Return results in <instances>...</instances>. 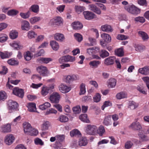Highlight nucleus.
Listing matches in <instances>:
<instances>
[{
    "label": "nucleus",
    "mask_w": 149,
    "mask_h": 149,
    "mask_svg": "<svg viewBox=\"0 0 149 149\" xmlns=\"http://www.w3.org/2000/svg\"><path fill=\"white\" fill-rule=\"evenodd\" d=\"M142 79L146 83L148 88L149 90V77H144L142 78Z\"/></svg>",
    "instance_id": "62"
},
{
    "label": "nucleus",
    "mask_w": 149,
    "mask_h": 149,
    "mask_svg": "<svg viewBox=\"0 0 149 149\" xmlns=\"http://www.w3.org/2000/svg\"><path fill=\"white\" fill-rule=\"evenodd\" d=\"M111 116L108 115L105 116L103 123L106 126H108L111 124Z\"/></svg>",
    "instance_id": "20"
},
{
    "label": "nucleus",
    "mask_w": 149,
    "mask_h": 149,
    "mask_svg": "<svg viewBox=\"0 0 149 149\" xmlns=\"http://www.w3.org/2000/svg\"><path fill=\"white\" fill-rule=\"evenodd\" d=\"M101 30L104 32H109L113 31V29L110 25L108 24H105L102 25L101 26Z\"/></svg>",
    "instance_id": "24"
},
{
    "label": "nucleus",
    "mask_w": 149,
    "mask_h": 149,
    "mask_svg": "<svg viewBox=\"0 0 149 149\" xmlns=\"http://www.w3.org/2000/svg\"><path fill=\"white\" fill-rule=\"evenodd\" d=\"M101 98V96L100 95L99 93H97L93 97V100L94 102H98L100 101Z\"/></svg>",
    "instance_id": "54"
},
{
    "label": "nucleus",
    "mask_w": 149,
    "mask_h": 149,
    "mask_svg": "<svg viewBox=\"0 0 149 149\" xmlns=\"http://www.w3.org/2000/svg\"><path fill=\"white\" fill-rule=\"evenodd\" d=\"M36 70L37 72L43 76H47L49 73L47 68L45 66H38L36 68Z\"/></svg>",
    "instance_id": "1"
},
{
    "label": "nucleus",
    "mask_w": 149,
    "mask_h": 149,
    "mask_svg": "<svg viewBox=\"0 0 149 149\" xmlns=\"http://www.w3.org/2000/svg\"><path fill=\"white\" fill-rule=\"evenodd\" d=\"M134 47L136 51L139 52L143 51L145 48V46L139 45H135Z\"/></svg>",
    "instance_id": "50"
},
{
    "label": "nucleus",
    "mask_w": 149,
    "mask_h": 149,
    "mask_svg": "<svg viewBox=\"0 0 149 149\" xmlns=\"http://www.w3.org/2000/svg\"><path fill=\"white\" fill-rule=\"evenodd\" d=\"M134 20L137 22L143 23L145 21V18L143 17H138L135 18Z\"/></svg>",
    "instance_id": "58"
},
{
    "label": "nucleus",
    "mask_w": 149,
    "mask_h": 149,
    "mask_svg": "<svg viewBox=\"0 0 149 149\" xmlns=\"http://www.w3.org/2000/svg\"><path fill=\"white\" fill-rule=\"evenodd\" d=\"M89 9L91 10L94 12L96 14L100 15L101 12L100 9L98 8L95 5L93 4H90L88 5Z\"/></svg>",
    "instance_id": "14"
},
{
    "label": "nucleus",
    "mask_w": 149,
    "mask_h": 149,
    "mask_svg": "<svg viewBox=\"0 0 149 149\" xmlns=\"http://www.w3.org/2000/svg\"><path fill=\"white\" fill-rule=\"evenodd\" d=\"M66 62H70L74 61L75 60V57L70 55L65 56Z\"/></svg>",
    "instance_id": "52"
},
{
    "label": "nucleus",
    "mask_w": 149,
    "mask_h": 149,
    "mask_svg": "<svg viewBox=\"0 0 149 149\" xmlns=\"http://www.w3.org/2000/svg\"><path fill=\"white\" fill-rule=\"evenodd\" d=\"M63 19L61 17L57 16L51 19L49 24L52 25H61L62 24Z\"/></svg>",
    "instance_id": "4"
},
{
    "label": "nucleus",
    "mask_w": 149,
    "mask_h": 149,
    "mask_svg": "<svg viewBox=\"0 0 149 149\" xmlns=\"http://www.w3.org/2000/svg\"><path fill=\"white\" fill-rule=\"evenodd\" d=\"M73 28L75 30H79L82 28L83 25L80 22L78 21L73 22L72 24Z\"/></svg>",
    "instance_id": "26"
},
{
    "label": "nucleus",
    "mask_w": 149,
    "mask_h": 149,
    "mask_svg": "<svg viewBox=\"0 0 149 149\" xmlns=\"http://www.w3.org/2000/svg\"><path fill=\"white\" fill-rule=\"evenodd\" d=\"M133 145V143L132 141H127L125 143V148L126 149H129L132 147Z\"/></svg>",
    "instance_id": "53"
},
{
    "label": "nucleus",
    "mask_w": 149,
    "mask_h": 149,
    "mask_svg": "<svg viewBox=\"0 0 149 149\" xmlns=\"http://www.w3.org/2000/svg\"><path fill=\"white\" fill-rule=\"evenodd\" d=\"M8 109H14L16 108L17 106V103L12 100H9L7 102Z\"/></svg>",
    "instance_id": "16"
},
{
    "label": "nucleus",
    "mask_w": 149,
    "mask_h": 149,
    "mask_svg": "<svg viewBox=\"0 0 149 149\" xmlns=\"http://www.w3.org/2000/svg\"><path fill=\"white\" fill-rule=\"evenodd\" d=\"M18 36V33L15 31H12L10 33V39H16L17 37Z\"/></svg>",
    "instance_id": "38"
},
{
    "label": "nucleus",
    "mask_w": 149,
    "mask_h": 149,
    "mask_svg": "<svg viewBox=\"0 0 149 149\" xmlns=\"http://www.w3.org/2000/svg\"><path fill=\"white\" fill-rule=\"evenodd\" d=\"M51 106L50 103L46 102L44 104L39 106V107L40 109L43 110H45L47 108Z\"/></svg>",
    "instance_id": "39"
},
{
    "label": "nucleus",
    "mask_w": 149,
    "mask_h": 149,
    "mask_svg": "<svg viewBox=\"0 0 149 149\" xmlns=\"http://www.w3.org/2000/svg\"><path fill=\"white\" fill-rule=\"evenodd\" d=\"M34 142L36 145L42 146L44 144V143L42 140L38 138H37L35 139Z\"/></svg>",
    "instance_id": "61"
},
{
    "label": "nucleus",
    "mask_w": 149,
    "mask_h": 149,
    "mask_svg": "<svg viewBox=\"0 0 149 149\" xmlns=\"http://www.w3.org/2000/svg\"><path fill=\"white\" fill-rule=\"evenodd\" d=\"M30 13L28 11L26 13H20V15L22 18L26 19L28 18L30 16Z\"/></svg>",
    "instance_id": "60"
},
{
    "label": "nucleus",
    "mask_w": 149,
    "mask_h": 149,
    "mask_svg": "<svg viewBox=\"0 0 149 149\" xmlns=\"http://www.w3.org/2000/svg\"><path fill=\"white\" fill-rule=\"evenodd\" d=\"M1 131L4 133L10 132L11 131V124L8 123L2 125L1 127Z\"/></svg>",
    "instance_id": "7"
},
{
    "label": "nucleus",
    "mask_w": 149,
    "mask_h": 149,
    "mask_svg": "<svg viewBox=\"0 0 149 149\" xmlns=\"http://www.w3.org/2000/svg\"><path fill=\"white\" fill-rule=\"evenodd\" d=\"M24 56L26 60L29 61L30 60L32 57L31 53L28 51L24 54Z\"/></svg>",
    "instance_id": "45"
},
{
    "label": "nucleus",
    "mask_w": 149,
    "mask_h": 149,
    "mask_svg": "<svg viewBox=\"0 0 149 149\" xmlns=\"http://www.w3.org/2000/svg\"><path fill=\"white\" fill-rule=\"evenodd\" d=\"M96 49L97 50H98L99 49L98 48H96L95 47H93L87 49V52L90 55H91L92 54L96 53L97 51Z\"/></svg>",
    "instance_id": "36"
},
{
    "label": "nucleus",
    "mask_w": 149,
    "mask_h": 149,
    "mask_svg": "<svg viewBox=\"0 0 149 149\" xmlns=\"http://www.w3.org/2000/svg\"><path fill=\"white\" fill-rule=\"evenodd\" d=\"M129 127L133 130H139L142 128L141 126L139 123L137 121L133 122Z\"/></svg>",
    "instance_id": "11"
},
{
    "label": "nucleus",
    "mask_w": 149,
    "mask_h": 149,
    "mask_svg": "<svg viewBox=\"0 0 149 149\" xmlns=\"http://www.w3.org/2000/svg\"><path fill=\"white\" fill-rule=\"evenodd\" d=\"M98 133L100 136H102L105 132V130L104 127L102 125L100 126L98 130H97Z\"/></svg>",
    "instance_id": "41"
},
{
    "label": "nucleus",
    "mask_w": 149,
    "mask_h": 149,
    "mask_svg": "<svg viewBox=\"0 0 149 149\" xmlns=\"http://www.w3.org/2000/svg\"><path fill=\"white\" fill-rule=\"evenodd\" d=\"M108 86L109 88H113L116 85V80L114 78H111L109 80Z\"/></svg>",
    "instance_id": "31"
},
{
    "label": "nucleus",
    "mask_w": 149,
    "mask_h": 149,
    "mask_svg": "<svg viewBox=\"0 0 149 149\" xmlns=\"http://www.w3.org/2000/svg\"><path fill=\"white\" fill-rule=\"evenodd\" d=\"M30 9L33 12L35 13H37L39 11V6L37 5H33L31 6Z\"/></svg>",
    "instance_id": "48"
},
{
    "label": "nucleus",
    "mask_w": 149,
    "mask_h": 149,
    "mask_svg": "<svg viewBox=\"0 0 149 149\" xmlns=\"http://www.w3.org/2000/svg\"><path fill=\"white\" fill-rule=\"evenodd\" d=\"M138 104L133 101H130L129 104V108L131 109H134L137 107Z\"/></svg>",
    "instance_id": "37"
},
{
    "label": "nucleus",
    "mask_w": 149,
    "mask_h": 149,
    "mask_svg": "<svg viewBox=\"0 0 149 149\" xmlns=\"http://www.w3.org/2000/svg\"><path fill=\"white\" fill-rule=\"evenodd\" d=\"M7 63L11 65H15L18 64V63L17 61L13 59H11L8 60Z\"/></svg>",
    "instance_id": "59"
},
{
    "label": "nucleus",
    "mask_w": 149,
    "mask_h": 149,
    "mask_svg": "<svg viewBox=\"0 0 149 149\" xmlns=\"http://www.w3.org/2000/svg\"><path fill=\"white\" fill-rule=\"evenodd\" d=\"M8 38L7 35L4 33H1L0 34V42L3 43L6 41Z\"/></svg>",
    "instance_id": "40"
},
{
    "label": "nucleus",
    "mask_w": 149,
    "mask_h": 149,
    "mask_svg": "<svg viewBox=\"0 0 149 149\" xmlns=\"http://www.w3.org/2000/svg\"><path fill=\"white\" fill-rule=\"evenodd\" d=\"M87 143V140L86 138L83 137L79 139L78 145L80 146H85Z\"/></svg>",
    "instance_id": "33"
},
{
    "label": "nucleus",
    "mask_w": 149,
    "mask_h": 149,
    "mask_svg": "<svg viewBox=\"0 0 149 149\" xmlns=\"http://www.w3.org/2000/svg\"><path fill=\"white\" fill-rule=\"evenodd\" d=\"M52 59L50 58L40 57L38 58L37 61L41 63L47 64L49 62L52 61Z\"/></svg>",
    "instance_id": "18"
},
{
    "label": "nucleus",
    "mask_w": 149,
    "mask_h": 149,
    "mask_svg": "<svg viewBox=\"0 0 149 149\" xmlns=\"http://www.w3.org/2000/svg\"><path fill=\"white\" fill-rule=\"evenodd\" d=\"M50 126V123L48 121H44L41 125V129L42 130H48Z\"/></svg>",
    "instance_id": "34"
},
{
    "label": "nucleus",
    "mask_w": 149,
    "mask_h": 149,
    "mask_svg": "<svg viewBox=\"0 0 149 149\" xmlns=\"http://www.w3.org/2000/svg\"><path fill=\"white\" fill-rule=\"evenodd\" d=\"M116 38L119 40H123L127 39L128 38V37L125 35L119 34L118 35Z\"/></svg>",
    "instance_id": "63"
},
{
    "label": "nucleus",
    "mask_w": 149,
    "mask_h": 149,
    "mask_svg": "<svg viewBox=\"0 0 149 149\" xmlns=\"http://www.w3.org/2000/svg\"><path fill=\"white\" fill-rule=\"evenodd\" d=\"M57 139L60 142H63L64 140L65 136L64 135H59L56 136Z\"/></svg>",
    "instance_id": "64"
},
{
    "label": "nucleus",
    "mask_w": 149,
    "mask_h": 149,
    "mask_svg": "<svg viewBox=\"0 0 149 149\" xmlns=\"http://www.w3.org/2000/svg\"><path fill=\"white\" fill-rule=\"evenodd\" d=\"M60 91L63 93H65L69 92L71 89V88L63 84H61L59 87Z\"/></svg>",
    "instance_id": "12"
},
{
    "label": "nucleus",
    "mask_w": 149,
    "mask_h": 149,
    "mask_svg": "<svg viewBox=\"0 0 149 149\" xmlns=\"http://www.w3.org/2000/svg\"><path fill=\"white\" fill-rule=\"evenodd\" d=\"M101 62L99 61L94 60L91 61L89 64L92 68H97L100 64Z\"/></svg>",
    "instance_id": "28"
},
{
    "label": "nucleus",
    "mask_w": 149,
    "mask_h": 149,
    "mask_svg": "<svg viewBox=\"0 0 149 149\" xmlns=\"http://www.w3.org/2000/svg\"><path fill=\"white\" fill-rule=\"evenodd\" d=\"M97 127L94 125H88L86 129V132L89 135H94L96 133Z\"/></svg>",
    "instance_id": "3"
},
{
    "label": "nucleus",
    "mask_w": 149,
    "mask_h": 149,
    "mask_svg": "<svg viewBox=\"0 0 149 149\" xmlns=\"http://www.w3.org/2000/svg\"><path fill=\"white\" fill-rule=\"evenodd\" d=\"M7 97L6 93L3 91L0 92V100H4Z\"/></svg>",
    "instance_id": "56"
},
{
    "label": "nucleus",
    "mask_w": 149,
    "mask_h": 149,
    "mask_svg": "<svg viewBox=\"0 0 149 149\" xmlns=\"http://www.w3.org/2000/svg\"><path fill=\"white\" fill-rule=\"evenodd\" d=\"M37 36V34L32 31H30L28 33L27 36L28 38L30 39L34 38Z\"/></svg>",
    "instance_id": "49"
},
{
    "label": "nucleus",
    "mask_w": 149,
    "mask_h": 149,
    "mask_svg": "<svg viewBox=\"0 0 149 149\" xmlns=\"http://www.w3.org/2000/svg\"><path fill=\"white\" fill-rule=\"evenodd\" d=\"M13 94L19 97L22 98L24 95V92L23 89L18 87L15 88L13 90Z\"/></svg>",
    "instance_id": "8"
},
{
    "label": "nucleus",
    "mask_w": 149,
    "mask_h": 149,
    "mask_svg": "<svg viewBox=\"0 0 149 149\" xmlns=\"http://www.w3.org/2000/svg\"><path fill=\"white\" fill-rule=\"evenodd\" d=\"M101 37L105 42H109L111 41V37L108 34L103 33L101 35Z\"/></svg>",
    "instance_id": "30"
},
{
    "label": "nucleus",
    "mask_w": 149,
    "mask_h": 149,
    "mask_svg": "<svg viewBox=\"0 0 149 149\" xmlns=\"http://www.w3.org/2000/svg\"><path fill=\"white\" fill-rule=\"evenodd\" d=\"M85 84L83 83H82L80 86V92L79 94L80 95H83L86 92V89L85 88Z\"/></svg>",
    "instance_id": "47"
},
{
    "label": "nucleus",
    "mask_w": 149,
    "mask_h": 149,
    "mask_svg": "<svg viewBox=\"0 0 149 149\" xmlns=\"http://www.w3.org/2000/svg\"><path fill=\"white\" fill-rule=\"evenodd\" d=\"M116 58L114 56H110L106 58L104 60V63L105 64L109 65L113 64Z\"/></svg>",
    "instance_id": "15"
},
{
    "label": "nucleus",
    "mask_w": 149,
    "mask_h": 149,
    "mask_svg": "<svg viewBox=\"0 0 149 149\" xmlns=\"http://www.w3.org/2000/svg\"><path fill=\"white\" fill-rule=\"evenodd\" d=\"M75 9L76 12L78 13H80L84 10H86V8L84 6H76Z\"/></svg>",
    "instance_id": "46"
},
{
    "label": "nucleus",
    "mask_w": 149,
    "mask_h": 149,
    "mask_svg": "<svg viewBox=\"0 0 149 149\" xmlns=\"http://www.w3.org/2000/svg\"><path fill=\"white\" fill-rule=\"evenodd\" d=\"M75 38L79 42L81 41L83 39V37L79 33H75L74 34Z\"/></svg>",
    "instance_id": "55"
},
{
    "label": "nucleus",
    "mask_w": 149,
    "mask_h": 149,
    "mask_svg": "<svg viewBox=\"0 0 149 149\" xmlns=\"http://www.w3.org/2000/svg\"><path fill=\"white\" fill-rule=\"evenodd\" d=\"M85 18L88 20L92 19L95 17V15L93 13L89 11H85L83 12Z\"/></svg>",
    "instance_id": "10"
},
{
    "label": "nucleus",
    "mask_w": 149,
    "mask_h": 149,
    "mask_svg": "<svg viewBox=\"0 0 149 149\" xmlns=\"http://www.w3.org/2000/svg\"><path fill=\"white\" fill-rule=\"evenodd\" d=\"M40 18L39 17H34L30 18L29 21L31 24H34L40 21Z\"/></svg>",
    "instance_id": "51"
},
{
    "label": "nucleus",
    "mask_w": 149,
    "mask_h": 149,
    "mask_svg": "<svg viewBox=\"0 0 149 149\" xmlns=\"http://www.w3.org/2000/svg\"><path fill=\"white\" fill-rule=\"evenodd\" d=\"M50 45L52 49L54 51L57 50L59 48L58 43L55 40L51 41Z\"/></svg>",
    "instance_id": "25"
},
{
    "label": "nucleus",
    "mask_w": 149,
    "mask_h": 149,
    "mask_svg": "<svg viewBox=\"0 0 149 149\" xmlns=\"http://www.w3.org/2000/svg\"><path fill=\"white\" fill-rule=\"evenodd\" d=\"M28 111L31 112H36V104L34 103H29L27 105Z\"/></svg>",
    "instance_id": "23"
},
{
    "label": "nucleus",
    "mask_w": 149,
    "mask_h": 149,
    "mask_svg": "<svg viewBox=\"0 0 149 149\" xmlns=\"http://www.w3.org/2000/svg\"><path fill=\"white\" fill-rule=\"evenodd\" d=\"M49 91V87L47 86L43 87L41 92L42 95L43 96L46 95L48 93Z\"/></svg>",
    "instance_id": "42"
},
{
    "label": "nucleus",
    "mask_w": 149,
    "mask_h": 149,
    "mask_svg": "<svg viewBox=\"0 0 149 149\" xmlns=\"http://www.w3.org/2000/svg\"><path fill=\"white\" fill-rule=\"evenodd\" d=\"M59 120L62 123H65L68 121L69 119L66 116L62 115L60 116L58 118Z\"/></svg>",
    "instance_id": "44"
},
{
    "label": "nucleus",
    "mask_w": 149,
    "mask_h": 149,
    "mask_svg": "<svg viewBox=\"0 0 149 149\" xmlns=\"http://www.w3.org/2000/svg\"><path fill=\"white\" fill-rule=\"evenodd\" d=\"M10 45L12 47L17 50L22 49L23 48V46L19 40L13 41L10 43Z\"/></svg>",
    "instance_id": "9"
},
{
    "label": "nucleus",
    "mask_w": 149,
    "mask_h": 149,
    "mask_svg": "<svg viewBox=\"0 0 149 149\" xmlns=\"http://www.w3.org/2000/svg\"><path fill=\"white\" fill-rule=\"evenodd\" d=\"M115 54L119 57H122L124 55V52L123 48H120L115 50Z\"/></svg>",
    "instance_id": "35"
},
{
    "label": "nucleus",
    "mask_w": 149,
    "mask_h": 149,
    "mask_svg": "<svg viewBox=\"0 0 149 149\" xmlns=\"http://www.w3.org/2000/svg\"><path fill=\"white\" fill-rule=\"evenodd\" d=\"M23 127L24 132L26 134H29V132L32 130V127L30 124L28 123H24L23 124Z\"/></svg>",
    "instance_id": "17"
},
{
    "label": "nucleus",
    "mask_w": 149,
    "mask_h": 149,
    "mask_svg": "<svg viewBox=\"0 0 149 149\" xmlns=\"http://www.w3.org/2000/svg\"><path fill=\"white\" fill-rule=\"evenodd\" d=\"M127 97V93L124 92H121L118 93L116 95V97L117 99L119 100L125 98Z\"/></svg>",
    "instance_id": "32"
},
{
    "label": "nucleus",
    "mask_w": 149,
    "mask_h": 149,
    "mask_svg": "<svg viewBox=\"0 0 149 149\" xmlns=\"http://www.w3.org/2000/svg\"><path fill=\"white\" fill-rule=\"evenodd\" d=\"M21 27L22 30L28 31L30 29L29 23L28 21L24 20L22 22Z\"/></svg>",
    "instance_id": "27"
},
{
    "label": "nucleus",
    "mask_w": 149,
    "mask_h": 149,
    "mask_svg": "<svg viewBox=\"0 0 149 149\" xmlns=\"http://www.w3.org/2000/svg\"><path fill=\"white\" fill-rule=\"evenodd\" d=\"M60 98V95L57 92H54L49 97V99L52 103H58Z\"/></svg>",
    "instance_id": "6"
},
{
    "label": "nucleus",
    "mask_w": 149,
    "mask_h": 149,
    "mask_svg": "<svg viewBox=\"0 0 149 149\" xmlns=\"http://www.w3.org/2000/svg\"><path fill=\"white\" fill-rule=\"evenodd\" d=\"M70 134L71 137L75 136L80 137L81 135L79 131L77 129H74L71 131L70 132Z\"/></svg>",
    "instance_id": "29"
},
{
    "label": "nucleus",
    "mask_w": 149,
    "mask_h": 149,
    "mask_svg": "<svg viewBox=\"0 0 149 149\" xmlns=\"http://www.w3.org/2000/svg\"><path fill=\"white\" fill-rule=\"evenodd\" d=\"M125 8L129 13L133 14H138L140 13V11L139 9L133 5L126 6L125 7Z\"/></svg>",
    "instance_id": "2"
},
{
    "label": "nucleus",
    "mask_w": 149,
    "mask_h": 149,
    "mask_svg": "<svg viewBox=\"0 0 149 149\" xmlns=\"http://www.w3.org/2000/svg\"><path fill=\"white\" fill-rule=\"evenodd\" d=\"M29 132L28 134L31 136H36L38 134V131L36 129L32 128V130Z\"/></svg>",
    "instance_id": "57"
},
{
    "label": "nucleus",
    "mask_w": 149,
    "mask_h": 149,
    "mask_svg": "<svg viewBox=\"0 0 149 149\" xmlns=\"http://www.w3.org/2000/svg\"><path fill=\"white\" fill-rule=\"evenodd\" d=\"M109 55V53L105 50H102L100 52V56L102 58H104Z\"/></svg>",
    "instance_id": "43"
},
{
    "label": "nucleus",
    "mask_w": 149,
    "mask_h": 149,
    "mask_svg": "<svg viewBox=\"0 0 149 149\" xmlns=\"http://www.w3.org/2000/svg\"><path fill=\"white\" fill-rule=\"evenodd\" d=\"M139 36L141 38L142 40L144 41H147L148 38L149 37L148 34L145 32L142 31H139L138 32Z\"/></svg>",
    "instance_id": "21"
},
{
    "label": "nucleus",
    "mask_w": 149,
    "mask_h": 149,
    "mask_svg": "<svg viewBox=\"0 0 149 149\" xmlns=\"http://www.w3.org/2000/svg\"><path fill=\"white\" fill-rule=\"evenodd\" d=\"M54 38L55 40L61 42L64 41L65 40L64 35L59 33H57L55 34Z\"/></svg>",
    "instance_id": "19"
},
{
    "label": "nucleus",
    "mask_w": 149,
    "mask_h": 149,
    "mask_svg": "<svg viewBox=\"0 0 149 149\" xmlns=\"http://www.w3.org/2000/svg\"><path fill=\"white\" fill-rule=\"evenodd\" d=\"M79 79V76L78 74L69 75L65 77V81L66 83H70L73 81L78 80Z\"/></svg>",
    "instance_id": "5"
},
{
    "label": "nucleus",
    "mask_w": 149,
    "mask_h": 149,
    "mask_svg": "<svg viewBox=\"0 0 149 149\" xmlns=\"http://www.w3.org/2000/svg\"><path fill=\"white\" fill-rule=\"evenodd\" d=\"M15 138L12 134L7 135L5 137V142L8 145L11 144L14 141Z\"/></svg>",
    "instance_id": "13"
},
{
    "label": "nucleus",
    "mask_w": 149,
    "mask_h": 149,
    "mask_svg": "<svg viewBox=\"0 0 149 149\" xmlns=\"http://www.w3.org/2000/svg\"><path fill=\"white\" fill-rule=\"evenodd\" d=\"M139 72L141 74L145 75L149 74V67L146 66L139 69Z\"/></svg>",
    "instance_id": "22"
}]
</instances>
